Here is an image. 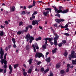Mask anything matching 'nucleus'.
I'll use <instances>...</instances> for the list:
<instances>
[{
	"label": "nucleus",
	"mask_w": 76,
	"mask_h": 76,
	"mask_svg": "<svg viewBox=\"0 0 76 76\" xmlns=\"http://www.w3.org/2000/svg\"><path fill=\"white\" fill-rule=\"evenodd\" d=\"M12 40L14 43V44H15L16 43V42H15V39L14 38H12Z\"/></svg>",
	"instance_id": "obj_30"
},
{
	"label": "nucleus",
	"mask_w": 76,
	"mask_h": 76,
	"mask_svg": "<svg viewBox=\"0 0 76 76\" xmlns=\"http://www.w3.org/2000/svg\"><path fill=\"white\" fill-rule=\"evenodd\" d=\"M32 23L33 25H35V24H37V25H38V21L36 20H33V21H32Z\"/></svg>",
	"instance_id": "obj_8"
},
{
	"label": "nucleus",
	"mask_w": 76,
	"mask_h": 76,
	"mask_svg": "<svg viewBox=\"0 0 76 76\" xmlns=\"http://www.w3.org/2000/svg\"><path fill=\"white\" fill-rule=\"evenodd\" d=\"M64 56H66L67 55V51L66 50H65V52L64 54Z\"/></svg>",
	"instance_id": "obj_26"
},
{
	"label": "nucleus",
	"mask_w": 76,
	"mask_h": 76,
	"mask_svg": "<svg viewBox=\"0 0 76 76\" xmlns=\"http://www.w3.org/2000/svg\"><path fill=\"white\" fill-rule=\"evenodd\" d=\"M4 34V32L3 31H1L0 32V35L1 36H3Z\"/></svg>",
	"instance_id": "obj_21"
},
{
	"label": "nucleus",
	"mask_w": 76,
	"mask_h": 76,
	"mask_svg": "<svg viewBox=\"0 0 76 76\" xmlns=\"http://www.w3.org/2000/svg\"><path fill=\"white\" fill-rule=\"evenodd\" d=\"M58 27H59L60 28H64V27L63 26L61 25H60Z\"/></svg>",
	"instance_id": "obj_35"
},
{
	"label": "nucleus",
	"mask_w": 76,
	"mask_h": 76,
	"mask_svg": "<svg viewBox=\"0 0 76 76\" xmlns=\"http://www.w3.org/2000/svg\"><path fill=\"white\" fill-rule=\"evenodd\" d=\"M23 24V23L22 22H20L19 23V26H21V25H22Z\"/></svg>",
	"instance_id": "obj_36"
},
{
	"label": "nucleus",
	"mask_w": 76,
	"mask_h": 76,
	"mask_svg": "<svg viewBox=\"0 0 76 76\" xmlns=\"http://www.w3.org/2000/svg\"><path fill=\"white\" fill-rule=\"evenodd\" d=\"M50 60H51V59H50V57L47 58L46 59V61L47 62H48V63L50 62Z\"/></svg>",
	"instance_id": "obj_14"
},
{
	"label": "nucleus",
	"mask_w": 76,
	"mask_h": 76,
	"mask_svg": "<svg viewBox=\"0 0 76 76\" xmlns=\"http://www.w3.org/2000/svg\"><path fill=\"white\" fill-rule=\"evenodd\" d=\"M42 39V38L41 37H39L38 38H37L36 39V41H39V40H41Z\"/></svg>",
	"instance_id": "obj_19"
},
{
	"label": "nucleus",
	"mask_w": 76,
	"mask_h": 76,
	"mask_svg": "<svg viewBox=\"0 0 76 76\" xmlns=\"http://www.w3.org/2000/svg\"><path fill=\"white\" fill-rule=\"evenodd\" d=\"M6 69H4V73H6Z\"/></svg>",
	"instance_id": "obj_63"
},
{
	"label": "nucleus",
	"mask_w": 76,
	"mask_h": 76,
	"mask_svg": "<svg viewBox=\"0 0 76 76\" xmlns=\"http://www.w3.org/2000/svg\"><path fill=\"white\" fill-rule=\"evenodd\" d=\"M32 47L34 48L33 49L34 50V52H36V49H35V45H32Z\"/></svg>",
	"instance_id": "obj_22"
},
{
	"label": "nucleus",
	"mask_w": 76,
	"mask_h": 76,
	"mask_svg": "<svg viewBox=\"0 0 76 76\" xmlns=\"http://www.w3.org/2000/svg\"><path fill=\"white\" fill-rule=\"evenodd\" d=\"M48 71H49V69H47L45 70L44 72L45 73H47V72H48Z\"/></svg>",
	"instance_id": "obj_34"
},
{
	"label": "nucleus",
	"mask_w": 76,
	"mask_h": 76,
	"mask_svg": "<svg viewBox=\"0 0 76 76\" xmlns=\"http://www.w3.org/2000/svg\"><path fill=\"white\" fill-rule=\"evenodd\" d=\"M31 36H30V34L28 33L26 35L25 37L26 39H29Z\"/></svg>",
	"instance_id": "obj_12"
},
{
	"label": "nucleus",
	"mask_w": 76,
	"mask_h": 76,
	"mask_svg": "<svg viewBox=\"0 0 76 76\" xmlns=\"http://www.w3.org/2000/svg\"><path fill=\"white\" fill-rule=\"evenodd\" d=\"M48 13H49V11H47L46 12L44 11L43 12V14L44 15L46 16H47V14Z\"/></svg>",
	"instance_id": "obj_9"
},
{
	"label": "nucleus",
	"mask_w": 76,
	"mask_h": 76,
	"mask_svg": "<svg viewBox=\"0 0 76 76\" xmlns=\"http://www.w3.org/2000/svg\"><path fill=\"white\" fill-rule=\"evenodd\" d=\"M67 67H68V68L69 69V67H70V64H68Z\"/></svg>",
	"instance_id": "obj_55"
},
{
	"label": "nucleus",
	"mask_w": 76,
	"mask_h": 76,
	"mask_svg": "<svg viewBox=\"0 0 76 76\" xmlns=\"http://www.w3.org/2000/svg\"><path fill=\"white\" fill-rule=\"evenodd\" d=\"M28 27L30 28V29H32V26L31 25L28 26Z\"/></svg>",
	"instance_id": "obj_48"
},
{
	"label": "nucleus",
	"mask_w": 76,
	"mask_h": 76,
	"mask_svg": "<svg viewBox=\"0 0 76 76\" xmlns=\"http://www.w3.org/2000/svg\"><path fill=\"white\" fill-rule=\"evenodd\" d=\"M0 53L1 55L0 58L1 59V63L2 64H3V63H4V64H7V61H6V56H4V59H2L3 57V55H4V50L2 49V48H1Z\"/></svg>",
	"instance_id": "obj_1"
},
{
	"label": "nucleus",
	"mask_w": 76,
	"mask_h": 76,
	"mask_svg": "<svg viewBox=\"0 0 76 76\" xmlns=\"http://www.w3.org/2000/svg\"><path fill=\"white\" fill-rule=\"evenodd\" d=\"M53 25L55 27H57V23L54 24Z\"/></svg>",
	"instance_id": "obj_52"
},
{
	"label": "nucleus",
	"mask_w": 76,
	"mask_h": 76,
	"mask_svg": "<svg viewBox=\"0 0 76 76\" xmlns=\"http://www.w3.org/2000/svg\"><path fill=\"white\" fill-rule=\"evenodd\" d=\"M62 44H63V43H61L59 44L58 45L59 47H61V46H62Z\"/></svg>",
	"instance_id": "obj_37"
},
{
	"label": "nucleus",
	"mask_w": 76,
	"mask_h": 76,
	"mask_svg": "<svg viewBox=\"0 0 76 76\" xmlns=\"http://www.w3.org/2000/svg\"><path fill=\"white\" fill-rule=\"evenodd\" d=\"M4 68L5 69H6L7 68V64H5L4 65Z\"/></svg>",
	"instance_id": "obj_49"
},
{
	"label": "nucleus",
	"mask_w": 76,
	"mask_h": 76,
	"mask_svg": "<svg viewBox=\"0 0 76 76\" xmlns=\"http://www.w3.org/2000/svg\"><path fill=\"white\" fill-rule=\"evenodd\" d=\"M61 66V65L60 64H57L56 65V67L57 68V69H58V68L60 67Z\"/></svg>",
	"instance_id": "obj_13"
},
{
	"label": "nucleus",
	"mask_w": 76,
	"mask_h": 76,
	"mask_svg": "<svg viewBox=\"0 0 76 76\" xmlns=\"http://www.w3.org/2000/svg\"><path fill=\"white\" fill-rule=\"evenodd\" d=\"M10 72V74H11L12 73V66L11 65L9 66V67Z\"/></svg>",
	"instance_id": "obj_10"
},
{
	"label": "nucleus",
	"mask_w": 76,
	"mask_h": 76,
	"mask_svg": "<svg viewBox=\"0 0 76 76\" xmlns=\"http://www.w3.org/2000/svg\"><path fill=\"white\" fill-rule=\"evenodd\" d=\"M53 7L54 8V9H55V12H56V13H57V11H58V9L57 8H56V7Z\"/></svg>",
	"instance_id": "obj_23"
},
{
	"label": "nucleus",
	"mask_w": 76,
	"mask_h": 76,
	"mask_svg": "<svg viewBox=\"0 0 76 76\" xmlns=\"http://www.w3.org/2000/svg\"><path fill=\"white\" fill-rule=\"evenodd\" d=\"M32 7H33V6L32 5H30L28 6V8L29 9H31L32 8Z\"/></svg>",
	"instance_id": "obj_46"
},
{
	"label": "nucleus",
	"mask_w": 76,
	"mask_h": 76,
	"mask_svg": "<svg viewBox=\"0 0 76 76\" xmlns=\"http://www.w3.org/2000/svg\"><path fill=\"white\" fill-rule=\"evenodd\" d=\"M50 44L51 45H53V42H50Z\"/></svg>",
	"instance_id": "obj_59"
},
{
	"label": "nucleus",
	"mask_w": 76,
	"mask_h": 76,
	"mask_svg": "<svg viewBox=\"0 0 76 76\" xmlns=\"http://www.w3.org/2000/svg\"><path fill=\"white\" fill-rule=\"evenodd\" d=\"M69 11V10L68 9L65 10L63 11H62L61 10H58L57 11V13H67Z\"/></svg>",
	"instance_id": "obj_3"
},
{
	"label": "nucleus",
	"mask_w": 76,
	"mask_h": 76,
	"mask_svg": "<svg viewBox=\"0 0 76 76\" xmlns=\"http://www.w3.org/2000/svg\"><path fill=\"white\" fill-rule=\"evenodd\" d=\"M34 16V14H32V18H33V19H35V17Z\"/></svg>",
	"instance_id": "obj_51"
},
{
	"label": "nucleus",
	"mask_w": 76,
	"mask_h": 76,
	"mask_svg": "<svg viewBox=\"0 0 76 76\" xmlns=\"http://www.w3.org/2000/svg\"><path fill=\"white\" fill-rule=\"evenodd\" d=\"M71 58H76V56L75 55V51H71V55H69V59L71 60Z\"/></svg>",
	"instance_id": "obj_4"
},
{
	"label": "nucleus",
	"mask_w": 76,
	"mask_h": 76,
	"mask_svg": "<svg viewBox=\"0 0 76 76\" xmlns=\"http://www.w3.org/2000/svg\"><path fill=\"white\" fill-rule=\"evenodd\" d=\"M57 50V49L55 48L54 50H52V53L53 54H54L55 53H56V51Z\"/></svg>",
	"instance_id": "obj_16"
},
{
	"label": "nucleus",
	"mask_w": 76,
	"mask_h": 76,
	"mask_svg": "<svg viewBox=\"0 0 76 76\" xmlns=\"http://www.w3.org/2000/svg\"><path fill=\"white\" fill-rule=\"evenodd\" d=\"M27 75V73H26V72H24L23 73V75L24 76H26V75Z\"/></svg>",
	"instance_id": "obj_43"
},
{
	"label": "nucleus",
	"mask_w": 76,
	"mask_h": 76,
	"mask_svg": "<svg viewBox=\"0 0 76 76\" xmlns=\"http://www.w3.org/2000/svg\"><path fill=\"white\" fill-rule=\"evenodd\" d=\"M18 66H19V64H15L14 66V67L15 69V68H16V67H18Z\"/></svg>",
	"instance_id": "obj_20"
},
{
	"label": "nucleus",
	"mask_w": 76,
	"mask_h": 76,
	"mask_svg": "<svg viewBox=\"0 0 76 76\" xmlns=\"http://www.w3.org/2000/svg\"><path fill=\"white\" fill-rule=\"evenodd\" d=\"M58 38H59V36L56 35L54 38V44L56 46L57 45V39H58Z\"/></svg>",
	"instance_id": "obj_5"
},
{
	"label": "nucleus",
	"mask_w": 76,
	"mask_h": 76,
	"mask_svg": "<svg viewBox=\"0 0 76 76\" xmlns=\"http://www.w3.org/2000/svg\"><path fill=\"white\" fill-rule=\"evenodd\" d=\"M22 13L23 14V15H25L26 13H25V11H23L22 12Z\"/></svg>",
	"instance_id": "obj_53"
},
{
	"label": "nucleus",
	"mask_w": 76,
	"mask_h": 76,
	"mask_svg": "<svg viewBox=\"0 0 76 76\" xmlns=\"http://www.w3.org/2000/svg\"><path fill=\"white\" fill-rule=\"evenodd\" d=\"M13 47L14 48H16V45L15 44H14Z\"/></svg>",
	"instance_id": "obj_56"
},
{
	"label": "nucleus",
	"mask_w": 76,
	"mask_h": 76,
	"mask_svg": "<svg viewBox=\"0 0 76 76\" xmlns=\"http://www.w3.org/2000/svg\"><path fill=\"white\" fill-rule=\"evenodd\" d=\"M59 9L60 10H62L63 9V7L61 6H59Z\"/></svg>",
	"instance_id": "obj_32"
},
{
	"label": "nucleus",
	"mask_w": 76,
	"mask_h": 76,
	"mask_svg": "<svg viewBox=\"0 0 76 76\" xmlns=\"http://www.w3.org/2000/svg\"><path fill=\"white\" fill-rule=\"evenodd\" d=\"M42 56L43 58L44 57V56L42 55V53L39 52H37L35 56L36 58H37V57L40 58Z\"/></svg>",
	"instance_id": "obj_2"
},
{
	"label": "nucleus",
	"mask_w": 76,
	"mask_h": 76,
	"mask_svg": "<svg viewBox=\"0 0 76 76\" xmlns=\"http://www.w3.org/2000/svg\"><path fill=\"white\" fill-rule=\"evenodd\" d=\"M41 72H44V69L43 68H42L41 69Z\"/></svg>",
	"instance_id": "obj_45"
},
{
	"label": "nucleus",
	"mask_w": 76,
	"mask_h": 76,
	"mask_svg": "<svg viewBox=\"0 0 76 76\" xmlns=\"http://www.w3.org/2000/svg\"><path fill=\"white\" fill-rule=\"evenodd\" d=\"M10 8V10L12 12H14L15 10V8L14 7H11Z\"/></svg>",
	"instance_id": "obj_11"
},
{
	"label": "nucleus",
	"mask_w": 76,
	"mask_h": 76,
	"mask_svg": "<svg viewBox=\"0 0 76 76\" xmlns=\"http://www.w3.org/2000/svg\"><path fill=\"white\" fill-rule=\"evenodd\" d=\"M4 23L6 24V25H8L9 24V22L7 21H5Z\"/></svg>",
	"instance_id": "obj_42"
},
{
	"label": "nucleus",
	"mask_w": 76,
	"mask_h": 76,
	"mask_svg": "<svg viewBox=\"0 0 76 76\" xmlns=\"http://www.w3.org/2000/svg\"><path fill=\"white\" fill-rule=\"evenodd\" d=\"M3 71V69H0V73L1 72H2Z\"/></svg>",
	"instance_id": "obj_57"
},
{
	"label": "nucleus",
	"mask_w": 76,
	"mask_h": 76,
	"mask_svg": "<svg viewBox=\"0 0 76 76\" xmlns=\"http://www.w3.org/2000/svg\"><path fill=\"white\" fill-rule=\"evenodd\" d=\"M26 13H27V15L30 14V12H26Z\"/></svg>",
	"instance_id": "obj_61"
},
{
	"label": "nucleus",
	"mask_w": 76,
	"mask_h": 76,
	"mask_svg": "<svg viewBox=\"0 0 76 76\" xmlns=\"http://www.w3.org/2000/svg\"><path fill=\"white\" fill-rule=\"evenodd\" d=\"M50 74L48 75V76H53V74L52 73L51 71H50Z\"/></svg>",
	"instance_id": "obj_24"
},
{
	"label": "nucleus",
	"mask_w": 76,
	"mask_h": 76,
	"mask_svg": "<svg viewBox=\"0 0 76 76\" xmlns=\"http://www.w3.org/2000/svg\"><path fill=\"white\" fill-rule=\"evenodd\" d=\"M21 33H22V31H18L17 32V34L18 35H20V34H21Z\"/></svg>",
	"instance_id": "obj_41"
},
{
	"label": "nucleus",
	"mask_w": 76,
	"mask_h": 76,
	"mask_svg": "<svg viewBox=\"0 0 76 76\" xmlns=\"http://www.w3.org/2000/svg\"><path fill=\"white\" fill-rule=\"evenodd\" d=\"M45 10H49V12H51V8H46L45 9Z\"/></svg>",
	"instance_id": "obj_28"
},
{
	"label": "nucleus",
	"mask_w": 76,
	"mask_h": 76,
	"mask_svg": "<svg viewBox=\"0 0 76 76\" xmlns=\"http://www.w3.org/2000/svg\"><path fill=\"white\" fill-rule=\"evenodd\" d=\"M33 6H35V1H33Z\"/></svg>",
	"instance_id": "obj_33"
},
{
	"label": "nucleus",
	"mask_w": 76,
	"mask_h": 76,
	"mask_svg": "<svg viewBox=\"0 0 76 76\" xmlns=\"http://www.w3.org/2000/svg\"><path fill=\"white\" fill-rule=\"evenodd\" d=\"M32 70V69H30L28 71V73H31Z\"/></svg>",
	"instance_id": "obj_31"
},
{
	"label": "nucleus",
	"mask_w": 76,
	"mask_h": 76,
	"mask_svg": "<svg viewBox=\"0 0 76 76\" xmlns=\"http://www.w3.org/2000/svg\"><path fill=\"white\" fill-rule=\"evenodd\" d=\"M65 73V71L64 70L62 69L60 71V73L61 74H64Z\"/></svg>",
	"instance_id": "obj_15"
},
{
	"label": "nucleus",
	"mask_w": 76,
	"mask_h": 76,
	"mask_svg": "<svg viewBox=\"0 0 76 76\" xmlns=\"http://www.w3.org/2000/svg\"><path fill=\"white\" fill-rule=\"evenodd\" d=\"M62 42H63V44H65V43H66V41L63 40Z\"/></svg>",
	"instance_id": "obj_47"
},
{
	"label": "nucleus",
	"mask_w": 76,
	"mask_h": 76,
	"mask_svg": "<svg viewBox=\"0 0 76 76\" xmlns=\"http://www.w3.org/2000/svg\"><path fill=\"white\" fill-rule=\"evenodd\" d=\"M69 26V23H67L66 25L64 26V28H67Z\"/></svg>",
	"instance_id": "obj_27"
},
{
	"label": "nucleus",
	"mask_w": 76,
	"mask_h": 76,
	"mask_svg": "<svg viewBox=\"0 0 76 76\" xmlns=\"http://www.w3.org/2000/svg\"><path fill=\"white\" fill-rule=\"evenodd\" d=\"M39 28L40 29H42V27L41 26H39Z\"/></svg>",
	"instance_id": "obj_60"
},
{
	"label": "nucleus",
	"mask_w": 76,
	"mask_h": 76,
	"mask_svg": "<svg viewBox=\"0 0 76 76\" xmlns=\"http://www.w3.org/2000/svg\"><path fill=\"white\" fill-rule=\"evenodd\" d=\"M55 20L57 22H58V23H60L61 22H64V20H65L63 19H56Z\"/></svg>",
	"instance_id": "obj_6"
},
{
	"label": "nucleus",
	"mask_w": 76,
	"mask_h": 76,
	"mask_svg": "<svg viewBox=\"0 0 76 76\" xmlns=\"http://www.w3.org/2000/svg\"><path fill=\"white\" fill-rule=\"evenodd\" d=\"M66 72H69V68H67L66 70Z\"/></svg>",
	"instance_id": "obj_44"
},
{
	"label": "nucleus",
	"mask_w": 76,
	"mask_h": 76,
	"mask_svg": "<svg viewBox=\"0 0 76 76\" xmlns=\"http://www.w3.org/2000/svg\"><path fill=\"white\" fill-rule=\"evenodd\" d=\"M30 42H29L31 43V42H32V40H30Z\"/></svg>",
	"instance_id": "obj_64"
},
{
	"label": "nucleus",
	"mask_w": 76,
	"mask_h": 76,
	"mask_svg": "<svg viewBox=\"0 0 76 76\" xmlns=\"http://www.w3.org/2000/svg\"><path fill=\"white\" fill-rule=\"evenodd\" d=\"M45 44H47V40H49V41L50 42H51V41H52V38H45Z\"/></svg>",
	"instance_id": "obj_7"
},
{
	"label": "nucleus",
	"mask_w": 76,
	"mask_h": 76,
	"mask_svg": "<svg viewBox=\"0 0 76 76\" xmlns=\"http://www.w3.org/2000/svg\"><path fill=\"white\" fill-rule=\"evenodd\" d=\"M64 34L66 36H69V34L67 33H64Z\"/></svg>",
	"instance_id": "obj_39"
},
{
	"label": "nucleus",
	"mask_w": 76,
	"mask_h": 76,
	"mask_svg": "<svg viewBox=\"0 0 76 76\" xmlns=\"http://www.w3.org/2000/svg\"><path fill=\"white\" fill-rule=\"evenodd\" d=\"M35 46L37 50H38V49H39V47H38V46L37 44L36 43H35Z\"/></svg>",
	"instance_id": "obj_17"
},
{
	"label": "nucleus",
	"mask_w": 76,
	"mask_h": 76,
	"mask_svg": "<svg viewBox=\"0 0 76 76\" xmlns=\"http://www.w3.org/2000/svg\"><path fill=\"white\" fill-rule=\"evenodd\" d=\"M65 30H66V31H69V28H65Z\"/></svg>",
	"instance_id": "obj_62"
},
{
	"label": "nucleus",
	"mask_w": 76,
	"mask_h": 76,
	"mask_svg": "<svg viewBox=\"0 0 76 76\" xmlns=\"http://www.w3.org/2000/svg\"><path fill=\"white\" fill-rule=\"evenodd\" d=\"M1 28H4V26H3L2 25H1Z\"/></svg>",
	"instance_id": "obj_58"
},
{
	"label": "nucleus",
	"mask_w": 76,
	"mask_h": 76,
	"mask_svg": "<svg viewBox=\"0 0 76 76\" xmlns=\"http://www.w3.org/2000/svg\"><path fill=\"white\" fill-rule=\"evenodd\" d=\"M42 48H44V49H46V45L45 44H44L42 46Z\"/></svg>",
	"instance_id": "obj_29"
},
{
	"label": "nucleus",
	"mask_w": 76,
	"mask_h": 76,
	"mask_svg": "<svg viewBox=\"0 0 76 76\" xmlns=\"http://www.w3.org/2000/svg\"><path fill=\"white\" fill-rule=\"evenodd\" d=\"M28 27H28V26L26 27V30L27 31L28 30Z\"/></svg>",
	"instance_id": "obj_54"
},
{
	"label": "nucleus",
	"mask_w": 76,
	"mask_h": 76,
	"mask_svg": "<svg viewBox=\"0 0 76 76\" xmlns=\"http://www.w3.org/2000/svg\"><path fill=\"white\" fill-rule=\"evenodd\" d=\"M27 31L26 30H23V31H21V32L23 33V32H26Z\"/></svg>",
	"instance_id": "obj_38"
},
{
	"label": "nucleus",
	"mask_w": 76,
	"mask_h": 76,
	"mask_svg": "<svg viewBox=\"0 0 76 76\" xmlns=\"http://www.w3.org/2000/svg\"><path fill=\"white\" fill-rule=\"evenodd\" d=\"M41 63V61H38L37 64V65H39V64H40Z\"/></svg>",
	"instance_id": "obj_50"
},
{
	"label": "nucleus",
	"mask_w": 76,
	"mask_h": 76,
	"mask_svg": "<svg viewBox=\"0 0 76 76\" xmlns=\"http://www.w3.org/2000/svg\"><path fill=\"white\" fill-rule=\"evenodd\" d=\"M30 40H34V38L32 37H30L29 38Z\"/></svg>",
	"instance_id": "obj_25"
},
{
	"label": "nucleus",
	"mask_w": 76,
	"mask_h": 76,
	"mask_svg": "<svg viewBox=\"0 0 76 76\" xmlns=\"http://www.w3.org/2000/svg\"><path fill=\"white\" fill-rule=\"evenodd\" d=\"M38 13V12L37 11H34L33 13V15H36Z\"/></svg>",
	"instance_id": "obj_40"
},
{
	"label": "nucleus",
	"mask_w": 76,
	"mask_h": 76,
	"mask_svg": "<svg viewBox=\"0 0 76 76\" xmlns=\"http://www.w3.org/2000/svg\"><path fill=\"white\" fill-rule=\"evenodd\" d=\"M32 60H33V59L32 58H31V59L28 60V62H29V64H31V63H32Z\"/></svg>",
	"instance_id": "obj_18"
}]
</instances>
